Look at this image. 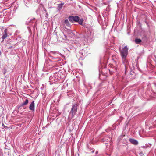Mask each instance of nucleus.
Segmentation results:
<instances>
[{"mask_svg": "<svg viewBox=\"0 0 156 156\" xmlns=\"http://www.w3.org/2000/svg\"><path fill=\"white\" fill-rule=\"evenodd\" d=\"M78 105L76 103H73L71 110L69 113V116L71 118L76 115L77 111Z\"/></svg>", "mask_w": 156, "mask_h": 156, "instance_id": "nucleus-1", "label": "nucleus"}, {"mask_svg": "<svg viewBox=\"0 0 156 156\" xmlns=\"http://www.w3.org/2000/svg\"><path fill=\"white\" fill-rule=\"evenodd\" d=\"M120 52L122 58L126 57L128 53V48L127 46H125L122 50H120Z\"/></svg>", "mask_w": 156, "mask_h": 156, "instance_id": "nucleus-2", "label": "nucleus"}, {"mask_svg": "<svg viewBox=\"0 0 156 156\" xmlns=\"http://www.w3.org/2000/svg\"><path fill=\"white\" fill-rule=\"evenodd\" d=\"M126 57L122 58L123 63L124 64L125 66V73H126L127 71V69L129 66V62L128 61L126 58Z\"/></svg>", "mask_w": 156, "mask_h": 156, "instance_id": "nucleus-3", "label": "nucleus"}, {"mask_svg": "<svg viewBox=\"0 0 156 156\" xmlns=\"http://www.w3.org/2000/svg\"><path fill=\"white\" fill-rule=\"evenodd\" d=\"M126 57L122 58L123 63L124 64L125 66V73H126L127 71V69L129 66V62L128 61L126 58Z\"/></svg>", "mask_w": 156, "mask_h": 156, "instance_id": "nucleus-4", "label": "nucleus"}, {"mask_svg": "<svg viewBox=\"0 0 156 156\" xmlns=\"http://www.w3.org/2000/svg\"><path fill=\"white\" fill-rule=\"evenodd\" d=\"M69 20L72 23L74 21L77 22L79 20V17L77 16H70L68 18Z\"/></svg>", "mask_w": 156, "mask_h": 156, "instance_id": "nucleus-5", "label": "nucleus"}, {"mask_svg": "<svg viewBox=\"0 0 156 156\" xmlns=\"http://www.w3.org/2000/svg\"><path fill=\"white\" fill-rule=\"evenodd\" d=\"M85 55L84 51L83 50H81L79 51V55L78 56L79 57V59L80 60L83 59Z\"/></svg>", "mask_w": 156, "mask_h": 156, "instance_id": "nucleus-6", "label": "nucleus"}, {"mask_svg": "<svg viewBox=\"0 0 156 156\" xmlns=\"http://www.w3.org/2000/svg\"><path fill=\"white\" fill-rule=\"evenodd\" d=\"M93 36V35L91 32H88L87 34L86 35L85 37L87 38V40H91Z\"/></svg>", "mask_w": 156, "mask_h": 156, "instance_id": "nucleus-7", "label": "nucleus"}, {"mask_svg": "<svg viewBox=\"0 0 156 156\" xmlns=\"http://www.w3.org/2000/svg\"><path fill=\"white\" fill-rule=\"evenodd\" d=\"M129 141L132 144L134 145H137L138 144V141L133 139L130 138L129 139Z\"/></svg>", "mask_w": 156, "mask_h": 156, "instance_id": "nucleus-8", "label": "nucleus"}, {"mask_svg": "<svg viewBox=\"0 0 156 156\" xmlns=\"http://www.w3.org/2000/svg\"><path fill=\"white\" fill-rule=\"evenodd\" d=\"M29 108L30 109L33 111H34L35 110L34 101H33L30 105Z\"/></svg>", "mask_w": 156, "mask_h": 156, "instance_id": "nucleus-9", "label": "nucleus"}, {"mask_svg": "<svg viewBox=\"0 0 156 156\" xmlns=\"http://www.w3.org/2000/svg\"><path fill=\"white\" fill-rule=\"evenodd\" d=\"M111 140V139L110 138V137L108 136H106L103 139V141H106L107 142L110 141Z\"/></svg>", "mask_w": 156, "mask_h": 156, "instance_id": "nucleus-10", "label": "nucleus"}, {"mask_svg": "<svg viewBox=\"0 0 156 156\" xmlns=\"http://www.w3.org/2000/svg\"><path fill=\"white\" fill-rule=\"evenodd\" d=\"M29 102V101L28 99H26L24 102H23L21 104V106H24V105H27Z\"/></svg>", "mask_w": 156, "mask_h": 156, "instance_id": "nucleus-11", "label": "nucleus"}, {"mask_svg": "<svg viewBox=\"0 0 156 156\" xmlns=\"http://www.w3.org/2000/svg\"><path fill=\"white\" fill-rule=\"evenodd\" d=\"M135 42L136 44H139L140 42H141L142 41H141V39H140L136 38L135 39Z\"/></svg>", "mask_w": 156, "mask_h": 156, "instance_id": "nucleus-12", "label": "nucleus"}, {"mask_svg": "<svg viewBox=\"0 0 156 156\" xmlns=\"http://www.w3.org/2000/svg\"><path fill=\"white\" fill-rule=\"evenodd\" d=\"M64 23L67 26H70V24L69 23V21L68 20H65L64 21Z\"/></svg>", "mask_w": 156, "mask_h": 156, "instance_id": "nucleus-13", "label": "nucleus"}, {"mask_svg": "<svg viewBox=\"0 0 156 156\" xmlns=\"http://www.w3.org/2000/svg\"><path fill=\"white\" fill-rule=\"evenodd\" d=\"M116 68H114L113 69H109V71L110 72V73L111 74H112L113 73L115 72L116 71Z\"/></svg>", "mask_w": 156, "mask_h": 156, "instance_id": "nucleus-14", "label": "nucleus"}, {"mask_svg": "<svg viewBox=\"0 0 156 156\" xmlns=\"http://www.w3.org/2000/svg\"><path fill=\"white\" fill-rule=\"evenodd\" d=\"M7 34H4L2 37V38L3 40H4L7 37Z\"/></svg>", "mask_w": 156, "mask_h": 156, "instance_id": "nucleus-15", "label": "nucleus"}, {"mask_svg": "<svg viewBox=\"0 0 156 156\" xmlns=\"http://www.w3.org/2000/svg\"><path fill=\"white\" fill-rule=\"evenodd\" d=\"M83 21V20L82 19H79V20L78 21L80 25H82Z\"/></svg>", "mask_w": 156, "mask_h": 156, "instance_id": "nucleus-16", "label": "nucleus"}, {"mask_svg": "<svg viewBox=\"0 0 156 156\" xmlns=\"http://www.w3.org/2000/svg\"><path fill=\"white\" fill-rule=\"evenodd\" d=\"M64 3H62L61 4H59L58 6V8L60 9H61L62 7V5H64Z\"/></svg>", "mask_w": 156, "mask_h": 156, "instance_id": "nucleus-17", "label": "nucleus"}, {"mask_svg": "<svg viewBox=\"0 0 156 156\" xmlns=\"http://www.w3.org/2000/svg\"><path fill=\"white\" fill-rule=\"evenodd\" d=\"M7 31L8 30L7 29H5L4 30V34H7Z\"/></svg>", "mask_w": 156, "mask_h": 156, "instance_id": "nucleus-18", "label": "nucleus"}, {"mask_svg": "<svg viewBox=\"0 0 156 156\" xmlns=\"http://www.w3.org/2000/svg\"><path fill=\"white\" fill-rule=\"evenodd\" d=\"M64 37L65 39H66L67 37L65 35H64Z\"/></svg>", "mask_w": 156, "mask_h": 156, "instance_id": "nucleus-19", "label": "nucleus"}, {"mask_svg": "<svg viewBox=\"0 0 156 156\" xmlns=\"http://www.w3.org/2000/svg\"><path fill=\"white\" fill-rule=\"evenodd\" d=\"M1 54H2V52L1 51V50H0V56H1Z\"/></svg>", "mask_w": 156, "mask_h": 156, "instance_id": "nucleus-20", "label": "nucleus"}, {"mask_svg": "<svg viewBox=\"0 0 156 156\" xmlns=\"http://www.w3.org/2000/svg\"><path fill=\"white\" fill-rule=\"evenodd\" d=\"M44 11H45V12H47L46 10V9H44Z\"/></svg>", "mask_w": 156, "mask_h": 156, "instance_id": "nucleus-21", "label": "nucleus"}, {"mask_svg": "<svg viewBox=\"0 0 156 156\" xmlns=\"http://www.w3.org/2000/svg\"><path fill=\"white\" fill-rule=\"evenodd\" d=\"M94 150L93 151H92V153H94Z\"/></svg>", "mask_w": 156, "mask_h": 156, "instance_id": "nucleus-22", "label": "nucleus"}, {"mask_svg": "<svg viewBox=\"0 0 156 156\" xmlns=\"http://www.w3.org/2000/svg\"><path fill=\"white\" fill-rule=\"evenodd\" d=\"M46 15L48 16V14H47V13H46Z\"/></svg>", "mask_w": 156, "mask_h": 156, "instance_id": "nucleus-23", "label": "nucleus"}, {"mask_svg": "<svg viewBox=\"0 0 156 156\" xmlns=\"http://www.w3.org/2000/svg\"><path fill=\"white\" fill-rule=\"evenodd\" d=\"M97 153H98V152H96V154H97Z\"/></svg>", "mask_w": 156, "mask_h": 156, "instance_id": "nucleus-24", "label": "nucleus"}]
</instances>
